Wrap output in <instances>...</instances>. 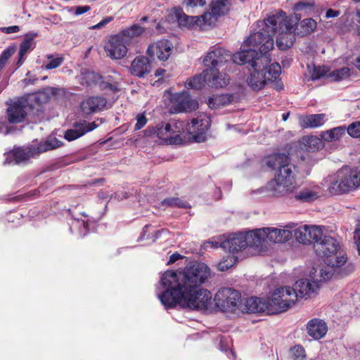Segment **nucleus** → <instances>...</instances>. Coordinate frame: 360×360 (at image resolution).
<instances>
[{"mask_svg": "<svg viewBox=\"0 0 360 360\" xmlns=\"http://www.w3.org/2000/svg\"><path fill=\"white\" fill-rule=\"evenodd\" d=\"M165 73V70L160 68L155 71V76L159 77V76L163 75Z\"/></svg>", "mask_w": 360, "mask_h": 360, "instance_id": "nucleus-63", "label": "nucleus"}, {"mask_svg": "<svg viewBox=\"0 0 360 360\" xmlns=\"http://www.w3.org/2000/svg\"><path fill=\"white\" fill-rule=\"evenodd\" d=\"M346 134V126L342 125L323 131L320 136L324 142H335L340 141Z\"/></svg>", "mask_w": 360, "mask_h": 360, "instance_id": "nucleus-31", "label": "nucleus"}, {"mask_svg": "<svg viewBox=\"0 0 360 360\" xmlns=\"http://www.w3.org/2000/svg\"><path fill=\"white\" fill-rule=\"evenodd\" d=\"M145 32V27L138 24H134L122 30L119 34L123 37V39L127 42L128 44H129L134 38L141 36Z\"/></svg>", "mask_w": 360, "mask_h": 360, "instance_id": "nucleus-35", "label": "nucleus"}, {"mask_svg": "<svg viewBox=\"0 0 360 360\" xmlns=\"http://www.w3.org/2000/svg\"><path fill=\"white\" fill-rule=\"evenodd\" d=\"M340 14V12L339 11H335V10L330 8L326 11V17L327 18H335V17H338Z\"/></svg>", "mask_w": 360, "mask_h": 360, "instance_id": "nucleus-59", "label": "nucleus"}, {"mask_svg": "<svg viewBox=\"0 0 360 360\" xmlns=\"http://www.w3.org/2000/svg\"><path fill=\"white\" fill-rule=\"evenodd\" d=\"M300 33L307 35L312 32L316 27V22L312 18H306L300 23Z\"/></svg>", "mask_w": 360, "mask_h": 360, "instance_id": "nucleus-42", "label": "nucleus"}, {"mask_svg": "<svg viewBox=\"0 0 360 360\" xmlns=\"http://www.w3.org/2000/svg\"><path fill=\"white\" fill-rule=\"evenodd\" d=\"M296 224L289 223L283 229L276 227H264L254 229L257 250L259 251H265L268 248V243H281L289 240L292 238L291 229H295Z\"/></svg>", "mask_w": 360, "mask_h": 360, "instance_id": "nucleus-6", "label": "nucleus"}, {"mask_svg": "<svg viewBox=\"0 0 360 360\" xmlns=\"http://www.w3.org/2000/svg\"><path fill=\"white\" fill-rule=\"evenodd\" d=\"M294 166L283 167L278 172L274 179L267 184V189L276 197L284 196L292 193L297 188Z\"/></svg>", "mask_w": 360, "mask_h": 360, "instance_id": "nucleus-8", "label": "nucleus"}, {"mask_svg": "<svg viewBox=\"0 0 360 360\" xmlns=\"http://www.w3.org/2000/svg\"><path fill=\"white\" fill-rule=\"evenodd\" d=\"M209 78L207 85L214 88H221L229 82V77L226 73H222L218 69L208 68Z\"/></svg>", "mask_w": 360, "mask_h": 360, "instance_id": "nucleus-28", "label": "nucleus"}, {"mask_svg": "<svg viewBox=\"0 0 360 360\" xmlns=\"http://www.w3.org/2000/svg\"><path fill=\"white\" fill-rule=\"evenodd\" d=\"M112 20V17H106L105 18L103 19L100 22L91 26L90 28L92 30L100 29L106 25L108 23H109Z\"/></svg>", "mask_w": 360, "mask_h": 360, "instance_id": "nucleus-55", "label": "nucleus"}, {"mask_svg": "<svg viewBox=\"0 0 360 360\" xmlns=\"http://www.w3.org/2000/svg\"><path fill=\"white\" fill-rule=\"evenodd\" d=\"M173 44L167 39H161L150 44L146 53L152 59L157 58L160 61H166L173 52Z\"/></svg>", "mask_w": 360, "mask_h": 360, "instance_id": "nucleus-19", "label": "nucleus"}, {"mask_svg": "<svg viewBox=\"0 0 360 360\" xmlns=\"http://www.w3.org/2000/svg\"><path fill=\"white\" fill-rule=\"evenodd\" d=\"M326 120V114H313L300 116L299 117V124L303 129L316 128L323 126Z\"/></svg>", "mask_w": 360, "mask_h": 360, "instance_id": "nucleus-26", "label": "nucleus"}, {"mask_svg": "<svg viewBox=\"0 0 360 360\" xmlns=\"http://www.w3.org/2000/svg\"><path fill=\"white\" fill-rule=\"evenodd\" d=\"M175 17L180 27L193 28L194 27H202L212 24L210 13H204L200 16H190L184 13L181 9L174 10Z\"/></svg>", "mask_w": 360, "mask_h": 360, "instance_id": "nucleus-16", "label": "nucleus"}, {"mask_svg": "<svg viewBox=\"0 0 360 360\" xmlns=\"http://www.w3.org/2000/svg\"><path fill=\"white\" fill-rule=\"evenodd\" d=\"M217 307L224 311H234L241 301V296L238 290L229 288L220 289L214 297Z\"/></svg>", "mask_w": 360, "mask_h": 360, "instance_id": "nucleus-13", "label": "nucleus"}, {"mask_svg": "<svg viewBox=\"0 0 360 360\" xmlns=\"http://www.w3.org/2000/svg\"><path fill=\"white\" fill-rule=\"evenodd\" d=\"M307 228L308 225H304L295 229V237L299 243L303 244H307L309 243Z\"/></svg>", "mask_w": 360, "mask_h": 360, "instance_id": "nucleus-43", "label": "nucleus"}, {"mask_svg": "<svg viewBox=\"0 0 360 360\" xmlns=\"http://www.w3.org/2000/svg\"><path fill=\"white\" fill-rule=\"evenodd\" d=\"M98 127L96 122H86L82 121L75 123L72 128L68 129L65 134L64 138L68 141L76 140L77 139L82 136L87 132L91 131Z\"/></svg>", "mask_w": 360, "mask_h": 360, "instance_id": "nucleus-21", "label": "nucleus"}, {"mask_svg": "<svg viewBox=\"0 0 360 360\" xmlns=\"http://www.w3.org/2000/svg\"><path fill=\"white\" fill-rule=\"evenodd\" d=\"M307 233L309 236V243L313 241L314 244H316L323 240V233L322 227L320 226L308 225Z\"/></svg>", "mask_w": 360, "mask_h": 360, "instance_id": "nucleus-39", "label": "nucleus"}, {"mask_svg": "<svg viewBox=\"0 0 360 360\" xmlns=\"http://www.w3.org/2000/svg\"><path fill=\"white\" fill-rule=\"evenodd\" d=\"M32 45V39H25L20 44L18 55H19V60L18 63H22L23 60L24 56L27 53V52L31 49Z\"/></svg>", "mask_w": 360, "mask_h": 360, "instance_id": "nucleus-47", "label": "nucleus"}, {"mask_svg": "<svg viewBox=\"0 0 360 360\" xmlns=\"http://www.w3.org/2000/svg\"><path fill=\"white\" fill-rule=\"evenodd\" d=\"M206 0H184V4L187 6L190 7H196V6H202L205 4Z\"/></svg>", "mask_w": 360, "mask_h": 360, "instance_id": "nucleus-53", "label": "nucleus"}, {"mask_svg": "<svg viewBox=\"0 0 360 360\" xmlns=\"http://www.w3.org/2000/svg\"><path fill=\"white\" fill-rule=\"evenodd\" d=\"M0 30L6 34L16 33L20 31V27L18 25H13L10 27H1Z\"/></svg>", "mask_w": 360, "mask_h": 360, "instance_id": "nucleus-54", "label": "nucleus"}, {"mask_svg": "<svg viewBox=\"0 0 360 360\" xmlns=\"http://www.w3.org/2000/svg\"><path fill=\"white\" fill-rule=\"evenodd\" d=\"M324 141L321 137L316 136H305L301 140V145L305 150L315 152L323 148Z\"/></svg>", "mask_w": 360, "mask_h": 360, "instance_id": "nucleus-33", "label": "nucleus"}, {"mask_svg": "<svg viewBox=\"0 0 360 360\" xmlns=\"http://www.w3.org/2000/svg\"><path fill=\"white\" fill-rule=\"evenodd\" d=\"M169 101L172 103L170 108L172 113L191 112L198 108V101L192 99L186 91L171 94Z\"/></svg>", "mask_w": 360, "mask_h": 360, "instance_id": "nucleus-14", "label": "nucleus"}, {"mask_svg": "<svg viewBox=\"0 0 360 360\" xmlns=\"http://www.w3.org/2000/svg\"><path fill=\"white\" fill-rule=\"evenodd\" d=\"M47 58L49 60V62L45 65V69L46 70H52L59 67L64 60L62 56L54 57L51 55L47 56Z\"/></svg>", "mask_w": 360, "mask_h": 360, "instance_id": "nucleus-48", "label": "nucleus"}, {"mask_svg": "<svg viewBox=\"0 0 360 360\" xmlns=\"http://www.w3.org/2000/svg\"><path fill=\"white\" fill-rule=\"evenodd\" d=\"M326 266L319 269L320 276L324 279H330L333 276L344 277L354 270L352 263H347V256L343 249L340 248L335 252L323 259Z\"/></svg>", "mask_w": 360, "mask_h": 360, "instance_id": "nucleus-5", "label": "nucleus"}, {"mask_svg": "<svg viewBox=\"0 0 360 360\" xmlns=\"http://www.w3.org/2000/svg\"><path fill=\"white\" fill-rule=\"evenodd\" d=\"M162 204L168 206H176L178 207L186 208L187 207L188 203L178 198H171L165 199L162 201Z\"/></svg>", "mask_w": 360, "mask_h": 360, "instance_id": "nucleus-49", "label": "nucleus"}, {"mask_svg": "<svg viewBox=\"0 0 360 360\" xmlns=\"http://www.w3.org/2000/svg\"><path fill=\"white\" fill-rule=\"evenodd\" d=\"M93 224H94V221L90 220L89 219L86 220L75 219L72 221L70 229H72L73 226L77 227L79 229V235L84 236L88 233L89 226Z\"/></svg>", "mask_w": 360, "mask_h": 360, "instance_id": "nucleus-41", "label": "nucleus"}, {"mask_svg": "<svg viewBox=\"0 0 360 360\" xmlns=\"http://www.w3.org/2000/svg\"><path fill=\"white\" fill-rule=\"evenodd\" d=\"M233 56L229 51L220 46L212 47L204 58V64L209 68L219 69L229 61Z\"/></svg>", "mask_w": 360, "mask_h": 360, "instance_id": "nucleus-17", "label": "nucleus"}, {"mask_svg": "<svg viewBox=\"0 0 360 360\" xmlns=\"http://www.w3.org/2000/svg\"><path fill=\"white\" fill-rule=\"evenodd\" d=\"M346 133L354 139H360V121H354L346 127Z\"/></svg>", "mask_w": 360, "mask_h": 360, "instance_id": "nucleus-44", "label": "nucleus"}, {"mask_svg": "<svg viewBox=\"0 0 360 360\" xmlns=\"http://www.w3.org/2000/svg\"><path fill=\"white\" fill-rule=\"evenodd\" d=\"M29 109L28 101L25 98H19L13 102L7 109L8 122L11 124L22 122Z\"/></svg>", "mask_w": 360, "mask_h": 360, "instance_id": "nucleus-20", "label": "nucleus"}, {"mask_svg": "<svg viewBox=\"0 0 360 360\" xmlns=\"http://www.w3.org/2000/svg\"><path fill=\"white\" fill-rule=\"evenodd\" d=\"M306 330L311 338H324L328 333V327L324 320L314 318L307 322Z\"/></svg>", "mask_w": 360, "mask_h": 360, "instance_id": "nucleus-25", "label": "nucleus"}, {"mask_svg": "<svg viewBox=\"0 0 360 360\" xmlns=\"http://www.w3.org/2000/svg\"><path fill=\"white\" fill-rule=\"evenodd\" d=\"M290 357L293 360H304L306 357L305 350L301 345H295L290 349Z\"/></svg>", "mask_w": 360, "mask_h": 360, "instance_id": "nucleus-46", "label": "nucleus"}, {"mask_svg": "<svg viewBox=\"0 0 360 360\" xmlns=\"http://www.w3.org/2000/svg\"><path fill=\"white\" fill-rule=\"evenodd\" d=\"M228 339H221L219 342V348L223 352H226L229 348V345L228 343Z\"/></svg>", "mask_w": 360, "mask_h": 360, "instance_id": "nucleus-60", "label": "nucleus"}, {"mask_svg": "<svg viewBox=\"0 0 360 360\" xmlns=\"http://www.w3.org/2000/svg\"><path fill=\"white\" fill-rule=\"evenodd\" d=\"M210 123V117L206 114L201 113L185 124V130L196 142H203L206 140Z\"/></svg>", "mask_w": 360, "mask_h": 360, "instance_id": "nucleus-12", "label": "nucleus"}, {"mask_svg": "<svg viewBox=\"0 0 360 360\" xmlns=\"http://www.w3.org/2000/svg\"><path fill=\"white\" fill-rule=\"evenodd\" d=\"M359 230L358 231H354V243L356 246V249L358 251V254L360 255V233Z\"/></svg>", "mask_w": 360, "mask_h": 360, "instance_id": "nucleus-56", "label": "nucleus"}, {"mask_svg": "<svg viewBox=\"0 0 360 360\" xmlns=\"http://www.w3.org/2000/svg\"><path fill=\"white\" fill-rule=\"evenodd\" d=\"M210 276V267L200 262H191L176 271H166L161 276L162 290L158 288V297L166 308L179 304L191 309H205L212 296L202 285Z\"/></svg>", "mask_w": 360, "mask_h": 360, "instance_id": "nucleus-1", "label": "nucleus"}, {"mask_svg": "<svg viewBox=\"0 0 360 360\" xmlns=\"http://www.w3.org/2000/svg\"><path fill=\"white\" fill-rule=\"evenodd\" d=\"M268 299L252 297L246 299L245 302V309L248 313H262L271 314L273 309L269 307Z\"/></svg>", "mask_w": 360, "mask_h": 360, "instance_id": "nucleus-24", "label": "nucleus"}, {"mask_svg": "<svg viewBox=\"0 0 360 360\" xmlns=\"http://www.w3.org/2000/svg\"><path fill=\"white\" fill-rule=\"evenodd\" d=\"M229 0H212L210 8L212 23L214 22L216 18L219 16L226 14L230 10Z\"/></svg>", "mask_w": 360, "mask_h": 360, "instance_id": "nucleus-30", "label": "nucleus"}, {"mask_svg": "<svg viewBox=\"0 0 360 360\" xmlns=\"http://www.w3.org/2000/svg\"><path fill=\"white\" fill-rule=\"evenodd\" d=\"M185 131V123L179 120H171L168 123H160L149 127L144 131L146 136L157 137L166 144H179L182 141L181 134Z\"/></svg>", "mask_w": 360, "mask_h": 360, "instance_id": "nucleus-7", "label": "nucleus"}, {"mask_svg": "<svg viewBox=\"0 0 360 360\" xmlns=\"http://www.w3.org/2000/svg\"><path fill=\"white\" fill-rule=\"evenodd\" d=\"M62 145V142L56 137L50 136L46 140L41 141L36 146L37 156L42 153L56 149Z\"/></svg>", "mask_w": 360, "mask_h": 360, "instance_id": "nucleus-37", "label": "nucleus"}, {"mask_svg": "<svg viewBox=\"0 0 360 360\" xmlns=\"http://www.w3.org/2000/svg\"><path fill=\"white\" fill-rule=\"evenodd\" d=\"M208 74V69L205 70L200 74L188 79L185 83V86L188 89H200L205 84H207Z\"/></svg>", "mask_w": 360, "mask_h": 360, "instance_id": "nucleus-34", "label": "nucleus"}, {"mask_svg": "<svg viewBox=\"0 0 360 360\" xmlns=\"http://www.w3.org/2000/svg\"><path fill=\"white\" fill-rule=\"evenodd\" d=\"M354 65L360 71V56L356 59Z\"/></svg>", "mask_w": 360, "mask_h": 360, "instance_id": "nucleus-64", "label": "nucleus"}, {"mask_svg": "<svg viewBox=\"0 0 360 360\" xmlns=\"http://www.w3.org/2000/svg\"><path fill=\"white\" fill-rule=\"evenodd\" d=\"M327 280L320 276L319 269L313 268L310 271L309 278L298 280L292 288L295 290L298 297L307 298L318 292L320 288V283Z\"/></svg>", "mask_w": 360, "mask_h": 360, "instance_id": "nucleus-11", "label": "nucleus"}, {"mask_svg": "<svg viewBox=\"0 0 360 360\" xmlns=\"http://www.w3.org/2000/svg\"><path fill=\"white\" fill-rule=\"evenodd\" d=\"M320 195V187L304 188L295 195L297 200L310 202L316 200Z\"/></svg>", "mask_w": 360, "mask_h": 360, "instance_id": "nucleus-32", "label": "nucleus"}, {"mask_svg": "<svg viewBox=\"0 0 360 360\" xmlns=\"http://www.w3.org/2000/svg\"><path fill=\"white\" fill-rule=\"evenodd\" d=\"M297 297L298 295L295 290L290 286L277 288L272 294L271 297L268 298L269 307L273 309L271 314L288 310L295 303Z\"/></svg>", "mask_w": 360, "mask_h": 360, "instance_id": "nucleus-9", "label": "nucleus"}, {"mask_svg": "<svg viewBox=\"0 0 360 360\" xmlns=\"http://www.w3.org/2000/svg\"><path fill=\"white\" fill-rule=\"evenodd\" d=\"M351 74V70L347 67H343L328 72L327 79L332 82H339L347 79Z\"/></svg>", "mask_w": 360, "mask_h": 360, "instance_id": "nucleus-38", "label": "nucleus"}, {"mask_svg": "<svg viewBox=\"0 0 360 360\" xmlns=\"http://www.w3.org/2000/svg\"><path fill=\"white\" fill-rule=\"evenodd\" d=\"M241 46V51L233 54V62L238 65L248 63L250 68L246 74L245 82L255 91L262 89L268 81L276 79L281 75V68L278 63H274L269 66V56L258 53L252 46Z\"/></svg>", "mask_w": 360, "mask_h": 360, "instance_id": "nucleus-3", "label": "nucleus"}, {"mask_svg": "<svg viewBox=\"0 0 360 360\" xmlns=\"http://www.w3.org/2000/svg\"><path fill=\"white\" fill-rule=\"evenodd\" d=\"M236 261L237 258L233 255H229L219 262L218 269L221 271H226L232 267L236 263Z\"/></svg>", "mask_w": 360, "mask_h": 360, "instance_id": "nucleus-45", "label": "nucleus"}, {"mask_svg": "<svg viewBox=\"0 0 360 360\" xmlns=\"http://www.w3.org/2000/svg\"><path fill=\"white\" fill-rule=\"evenodd\" d=\"M150 65L147 58L144 56H137L132 61L130 67L131 75L142 77L146 74L150 72Z\"/></svg>", "mask_w": 360, "mask_h": 360, "instance_id": "nucleus-27", "label": "nucleus"}, {"mask_svg": "<svg viewBox=\"0 0 360 360\" xmlns=\"http://www.w3.org/2000/svg\"><path fill=\"white\" fill-rule=\"evenodd\" d=\"M340 248L339 243L331 236H323V240L314 244V248L316 254L321 257L323 259L328 257V255H330L335 252Z\"/></svg>", "mask_w": 360, "mask_h": 360, "instance_id": "nucleus-23", "label": "nucleus"}, {"mask_svg": "<svg viewBox=\"0 0 360 360\" xmlns=\"http://www.w3.org/2000/svg\"><path fill=\"white\" fill-rule=\"evenodd\" d=\"M13 51L10 49H5L0 55V71L5 66L8 59L12 56Z\"/></svg>", "mask_w": 360, "mask_h": 360, "instance_id": "nucleus-52", "label": "nucleus"}, {"mask_svg": "<svg viewBox=\"0 0 360 360\" xmlns=\"http://www.w3.org/2000/svg\"><path fill=\"white\" fill-rule=\"evenodd\" d=\"M4 155L6 157L4 165H18L37 156L36 146L34 145L17 148Z\"/></svg>", "mask_w": 360, "mask_h": 360, "instance_id": "nucleus-18", "label": "nucleus"}, {"mask_svg": "<svg viewBox=\"0 0 360 360\" xmlns=\"http://www.w3.org/2000/svg\"><path fill=\"white\" fill-rule=\"evenodd\" d=\"M254 231H250L247 233H233L229 238L221 242V248L233 255L245 249L247 246H250L257 250V244L255 236H252Z\"/></svg>", "mask_w": 360, "mask_h": 360, "instance_id": "nucleus-10", "label": "nucleus"}, {"mask_svg": "<svg viewBox=\"0 0 360 360\" xmlns=\"http://www.w3.org/2000/svg\"><path fill=\"white\" fill-rule=\"evenodd\" d=\"M359 174L356 168L344 166L326 177L321 185L331 194L348 193L360 187Z\"/></svg>", "mask_w": 360, "mask_h": 360, "instance_id": "nucleus-4", "label": "nucleus"}, {"mask_svg": "<svg viewBox=\"0 0 360 360\" xmlns=\"http://www.w3.org/2000/svg\"><path fill=\"white\" fill-rule=\"evenodd\" d=\"M220 245H221V243H219L217 241H214V240L207 241V242L204 243V248L205 249H207L209 248H217L219 247H221Z\"/></svg>", "mask_w": 360, "mask_h": 360, "instance_id": "nucleus-57", "label": "nucleus"}, {"mask_svg": "<svg viewBox=\"0 0 360 360\" xmlns=\"http://www.w3.org/2000/svg\"><path fill=\"white\" fill-rule=\"evenodd\" d=\"M356 19L351 24V29L354 33L360 37V8L356 11Z\"/></svg>", "mask_w": 360, "mask_h": 360, "instance_id": "nucleus-50", "label": "nucleus"}, {"mask_svg": "<svg viewBox=\"0 0 360 360\" xmlns=\"http://www.w3.org/2000/svg\"><path fill=\"white\" fill-rule=\"evenodd\" d=\"M289 157L284 153H276L266 158V164L271 169H278L281 172L283 167L293 166L289 163Z\"/></svg>", "mask_w": 360, "mask_h": 360, "instance_id": "nucleus-29", "label": "nucleus"}, {"mask_svg": "<svg viewBox=\"0 0 360 360\" xmlns=\"http://www.w3.org/2000/svg\"><path fill=\"white\" fill-rule=\"evenodd\" d=\"M129 44L119 33L111 36L104 46L106 55L112 59H121L127 53Z\"/></svg>", "mask_w": 360, "mask_h": 360, "instance_id": "nucleus-15", "label": "nucleus"}, {"mask_svg": "<svg viewBox=\"0 0 360 360\" xmlns=\"http://www.w3.org/2000/svg\"><path fill=\"white\" fill-rule=\"evenodd\" d=\"M106 104L105 98L100 96H92L84 98L80 104V108L84 114L91 115L103 110Z\"/></svg>", "mask_w": 360, "mask_h": 360, "instance_id": "nucleus-22", "label": "nucleus"}, {"mask_svg": "<svg viewBox=\"0 0 360 360\" xmlns=\"http://www.w3.org/2000/svg\"><path fill=\"white\" fill-rule=\"evenodd\" d=\"M180 258H181V255H180L178 253H174L172 254L170 257H169V259L168 261V264H172V263H174L176 261H177L178 259H179Z\"/></svg>", "mask_w": 360, "mask_h": 360, "instance_id": "nucleus-61", "label": "nucleus"}, {"mask_svg": "<svg viewBox=\"0 0 360 360\" xmlns=\"http://www.w3.org/2000/svg\"><path fill=\"white\" fill-rule=\"evenodd\" d=\"M135 119L136 120V123L134 126V130H139L142 129L148 122L144 113L137 114Z\"/></svg>", "mask_w": 360, "mask_h": 360, "instance_id": "nucleus-51", "label": "nucleus"}, {"mask_svg": "<svg viewBox=\"0 0 360 360\" xmlns=\"http://www.w3.org/2000/svg\"><path fill=\"white\" fill-rule=\"evenodd\" d=\"M90 7L89 6H77L75 8V15H82L88 11H89Z\"/></svg>", "mask_w": 360, "mask_h": 360, "instance_id": "nucleus-58", "label": "nucleus"}, {"mask_svg": "<svg viewBox=\"0 0 360 360\" xmlns=\"http://www.w3.org/2000/svg\"><path fill=\"white\" fill-rule=\"evenodd\" d=\"M309 72L310 74L311 79L314 81L321 77H325L327 78V75L329 72V68L326 66H315L311 67L308 65Z\"/></svg>", "mask_w": 360, "mask_h": 360, "instance_id": "nucleus-40", "label": "nucleus"}, {"mask_svg": "<svg viewBox=\"0 0 360 360\" xmlns=\"http://www.w3.org/2000/svg\"><path fill=\"white\" fill-rule=\"evenodd\" d=\"M5 129V123L3 122H0V133H4V134H8V130Z\"/></svg>", "mask_w": 360, "mask_h": 360, "instance_id": "nucleus-62", "label": "nucleus"}, {"mask_svg": "<svg viewBox=\"0 0 360 360\" xmlns=\"http://www.w3.org/2000/svg\"><path fill=\"white\" fill-rule=\"evenodd\" d=\"M296 19L287 17L282 11L270 15L265 20L258 22L259 30L251 34L244 41V46L259 47L261 53H266L274 47L273 35L277 34L276 45L280 50L290 48L295 41L293 27Z\"/></svg>", "mask_w": 360, "mask_h": 360, "instance_id": "nucleus-2", "label": "nucleus"}, {"mask_svg": "<svg viewBox=\"0 0 360 360\" xmlns=\"http://www.w3.org/2000/svg\"><path fill=\"white\" fill-rule=\"evenodd\" d=\"M233 100V96L229 94L214 95L209 98L207 105L212 109H219L229 105Z\"/></svg>", "mask_w": 360, "mask_h": 360, "instance_id": "nucleus-36", "label": "nucleus"}]
</instances>
